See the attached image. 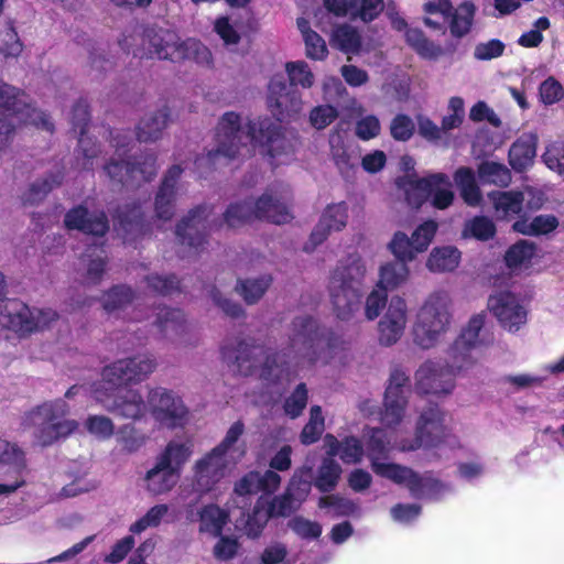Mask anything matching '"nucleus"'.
Returning <instances> with one entry per match:
<instances>
[{"mask_svg": "<svg viewBox=\"0 0 564 564\" xmlns=\"http://www.w3.org/2000/svg\"><path fill=\"white\" fill-rule=\"evenodd\" d=\"M389 249L392 254L402 262L413 261L417 254L412 243V238L402 231L394 234L389 243Z\"/></svg>", "mask_w": 564, "mask_h": 564, "instance_id": "59", "label": "nucleus"}, {"mask_svg": "<svg viewBox=\"0 0 564 564\" xmlns=\"http://www.w3.org/2000/svg\"><path fill=\"white\" fill-rule=\"evenodd\" d=\"M462 253L453 246L435 247L426 260V268L433 273L454 271L460 262Z\"/></svg>", "mask_w": 564, "mask_h": 564, "instance_id": "39", "label": "nucleus"}, {"mask_svg": "<svg viewBox=\"0 0 564 564\" xmlns=\"http://www.w3.org/2000/svg\"><path fill=\"white\" fill-rule=\"evenodd\" d=\"M148 411L159 424L170 429L182 425L187 415L182 399L162 387L149 391Z\"/></svg>", "mask_w": 564, "mask_h": 564, "instance_id": "17", "label": "nucleus"}, {"mask_svg": "<svg viewBox=\"0 0 564 564\" xmlns=\"http://www.w3.org/2000/svg\"><path fill=\"white\" fill-rule=\"evenodd\" d=\"M110 178L120 183H129L143 178L144 181L151 180L155 175V159L153 156L147 158L142 163L137 162L133 164L127 162L112 161L105 167Z\"/></svg>", "mask_w": 564, "mask_h": 564, "instance_id": "25", "label": "nucleus"}, {"mask_svg": "<svg viewBox=\"0 0 564 564\" xmlns=\"http://www.w3.org/2000/svg\"><path fill=\"white\" fill-rule=\"evenodd\" d=\"M64 223L68 229H76L88 235L102 236L108 230V221L102 212L89 213L83 206L69 210Z\"/></svg>", "mask_w": 564, "mask_h": 564, "instance_id": "24", "label": "nucleus"}, {"mask_svg": "<svg viewBox=\"0 0 564 564\" xmlns=\"http://www.w3.org/2000/svg\"><path fill=\"white\" fill-rule=\"evenodd\" d=\"M288 351L267 354L261 347L246 340L238 343L231 356L227 347L223 348L226 358H234L241 372H258L270 382L284 383L293 380L297 368L305 362L313 365L322 360L327 362L341 348L343 340L332 332L322 329L311 316L295 317L289 328Z\"/></svg>", "mask_w": 564, "mask_h": 564, "instance_id": "1", "label": "nucleus"}, {"mask_svg": "<svg viewBox=\"0 0 564 564\" xmlns=\"http://www.w3.org/2000/svg\"><path fill=\"white\" fill-rule=\"evenodd\" d=\"M155 324L169 339H177L187 332V323L182 311L169 307L158 308Z\"/></svg>", "mask_w": 564, "mask_h": 564, "instance_id": "35", "label": "nucleus"}, {"mask_svg": "<svg viewBox=\"0 0 564 564\" xmlns=\"http://www.w3.org/2000/svg\"><path fill=\"white\" fill-rule=\"evenodd\" d=\"M61 183L59 176L41 178L31 184L30 188L22 195L21 199L25 205H33L41 200L54 186Z\"/></svg>", "mask_w": 564, "mask_h": 564, "instance_id": "60", "label": "nucleus"}, {"mask_svg": "<svg viewBox=\"0 0 564 564\" xmlns=\"http://www.w3.org/2000/svg\"><path fill=\"white\" fill-rule=\"evenodd\" d=\"M58 319L52 308H33L19 300H6L0 303V325L20 335L51 327Z\"/></svg>", "mask_w": 564, "mask_h": 564, "instance_id": "12", "label": "nucleus"}, {"mask_svg": "<svg viewBox=\"0 0 564 564\" xmlns=\"http://www.w3.org/2000/svg\"><path fill=\"white\" fill-rule=\"evenodd\" d=\"M535 256L533 242L521 240L513 245L506 254V262L512 269H527Z\"/></svg>", "mask_w": 564, "mask_h": 564, "instance_id": "51", "label": "nucleus"}, {"mask_svg": "<svg viewBox=\"0 0 564 564\" xmlns=\"http://www.w3.org/2000/svg\"><path fill=\"white\" fill-rule=\"evenodd\" d=\"M525 194H533L532 189L524 193L517 191L500 192L494 191L488 194L492 203L497 218L507 219L518 215L522 210Z\"/></svg>", "mask_w": 564, "mask_h": 564, "instance_id": "31", "label": "nucleus"}, {"mask_svg": "<svg viewBox=\"0 0 564 564\" xmlns=\"http://www.w3.org/2000/svg\"><path fill=\"white\" fill-rule=\"evenodd\" d=\"M340 474V466L334 460V457L327 455L318 468L314 485L323 492L332 491L337 486Z\"/></svg>", "mask_w": 564, "mask_h": 564, "instance_id": "48", "label": "nucleus"}, {"mask_svg": "<svg viewBox=\"0 0 564 564\" xmlns=\"http://www.w3.org/2000/svg\"><path fill=\"white\" fill-rule=\"evenodd\" d=\"M332 158L341 173L348 172L352 167L350 154L343 137L339 133L332 134L329 138Z\"/></svg>", "mask_w": 564, "mask_h": 564, "instance_id": "62", "label": "nucleus"}, {"mask_svg": "<svg viewBox=\"0 0 564 564\" xmlns=\"http://www.w3.org/2000/svg\"><path fill=\"white\" fill-rule=\"evenodd\" d=\"M538 138L533 133L522 134L509 150V162L516 171L532 165L536 154Z\"/></svg>", "mask_w": 564, "mask_h": 564, "instance_id": "34", "label": "nucleus"}, {"mask_svg": "<svg viewBox=\"0 0 564 564\" xmlns=\"http://www.w3.org/2000/svg\"><path fill=\"white\" fill-rule=\"evenodd\" d=\"M410 278V269L406 262H387L379 269L377 285L384 291H393L406 283Z\"/></svg>", "mask_w": 564, "mask_h": 564, "instance_id": "41", "label": "nucleus"}, {"mask_svg": "<svg viewBox=\"0 0 564 564\" xmlns=\"http://www.w3.org/2000/svg\"><path fill=\"white\" fill-rule=\"evenodd\" d=\"M11 115L24 123L53 131V123L44 112L30 105L24 94L0 80V116Z\"/></svg>", "mask_w": 564, "mask_h": 564, "instance_id": "15", "label": "nucleus"}, {"mask_svg": "<svg viewBox=\"0 0 564 564\" xmlns=\"http://www.w3.org/2000/svg\"><path fill=\"white\" fill-rule=\"evenodd\" d=\"M366 275V267L360 256L350 254L341 260L332 274L329 294L336 316L349 321L359 310V284Z\"/></svg>", "mask_w": 564, "mask_h": 564, "instance_id": "8", "label": "nucleus"}, {"mask_svg": "<svg viewBox=\"0 0 564 564\" xmlns=\"http://www.w3.org/2000/svg\"><path fill=\"white\" fill-rule=\"evenodd\" d=\"M89 120V112H88V106L86 102L80 101L75 105L73 109L72 115V124L75 132H78L79 139V148L84 154L85 162L83 163L84 169H90L93 167V159L97 154V149L89 148L90 145V139L85 137L86 128L88 126Z\"/></svg>", "mask_w": 564, "mask_h": 564, "instance_id": "33", "label": "nucleus"}, {"mask_svg": "<svg viewBox=\"0 0 564 564\" xmlns=\"http://www.w3.org/2000/svg\"><path fill=\"white\" fill-rule=\"evenodd\" d=\"M169 123V110L162 108L147 113L137 126V138L141 142H151L161 138Z\"/></svg>", "mask_w": 564, "mask_h": 564, "instance_id": "37", "label": "nucleus"}, {"mask_svg": "<svg viewBox=\"0 0 564 564\" xmlns=\"http://www.w3.org/2000/svg\"><path fill=\"white\" fill-rule=\"evenodd\" d=\"M268 108L279 121L294 118L303 109L302 96L282 76H274L268 87Z\"/></svg>", "mask_w": 564, "mask_h": 564, "instance_id": "19", "label": "nucleus"}, {"mask_svg": "<svg viewBox=\"0 0 564 564\" xmlns=\"http://www.w3.org/2000/svg\"><path fill=\"white\" fill-rule=\"evenodd\" d=\"M476 7L473 2L466 1L449 12L448 28L451 35L455 39H463L470 34L476 14Z\"/></svg>", "mask_w": 564, "mask_h": 564, "instance_id": "36", "label": "nucleus"}, {"mask_svg": "<svg viewBox=\"0 0 564 564\" xmlns=\"http://www.w3.org/2000/svg\"><path fill=\"white\" fill-rule=\"evenodd\" d=\"M452 299L446 291L430 293L416 311L411 336L421 350L436 348L452 326Z\"/></svg>", "mask_w": 564, "mask_h": 564, "instance_id": "7", "label": "nucleus"}, {"mask_svg": "<svg viewBox=\"0 0 564 564\" xmlns=\"http://www.w3.org/2000/svg\"><path fill=\"white\" fill-rule=\"evenodd\" d=\"M300 505L285 491L284 495L274 497L270 502L260 499L254 507L249 524L254 522L258 529L264 527L272 517H288L297 510Z\"/></svg>", "mask_w": 564, "mask_h": 564, "instance_id": "23", "label": "nucleus"}, {"mask_svg": "<svg viewBox=\"0 0 564 564\" xmlns=\"http://www.w3.org/2000/svg\"><path fill=\"white\" fill-rule=\"evenodd\" d=\"M25 469L24 451L17 443L0 438V473L19 475L23 474Z\"/></svg>", "mask_w": 564, "mask_h": 564, "instance_id": "38", "label": "nucleus"}, {"mask_svg": "<svg viewBox=\"0 0 564 564\" xmlns=\"http://www.w3.org/2000/svg\"><path fill=\"white\" fill-rule=\"evenodd\" d=\"M324 429L325 425L322 409L318 405H314L310 411V420L301 433V442L304 445L315 443L324 432Z\"/></svg>", "mask_w": 564, "mask_h": 564, "instance_id": "57", "label": "nucleus"}, {"mask_svg": "<svg viewBox=\"0 0 564 564\" xmlns=\"http://www.w3.org/2000/svg\"><path fill=\"white\" fill-rule=\"evenodd\" d=\"M406 406H408V397H389L384 394V403L383 410L380 413L381 423L392 430V433L388 436L387 440L391 442L400 441L398 436L397 427L401 425V423L406 417Z\"/></svg>", "mask_w": 564, "mask_h": 564, "instance_id": "30", "label": "nucleus"}, {"mask_svg": "<svg viewBox=\"0 0 564 564\" xmlns=\"http://www.w3.org/2000/svg\"><path fill=\"white\" fill-rule=\"evenodd\" d=\"M194 453V444L188 438H174L155 456V462L182 475L184 466Z\"/></svg>", "mask_w": 564, "mask_h": 564, "instance_id": "26", "label": "nucleus"}, {"mask_svg": "<svg viewBox=\"0 0 564 564\" xmlns=\"http://www.w3.org/2000/svg\"><path fill=\"white\" fill-rule=\"evenodd\" d=\"M181 173L182 169L178 165L172 166L165 175L155 197V214L161 220H170L174 214L173 199L176 193V180Z\"/></svg>", "mask_w": 564, "mask_h": 564, "instance_id": "28", "label": "nucleus"}, {"mask_svg": "<svg viewBox=\"0 0 564 564\" xmlns=\"http://www.w3.org/2000/svg\"><path fill=\"white\" fill-rule=\"evenodd\" d=\"M296 24L305 44L306 56L314 61L325 59L328 55L325 40L311 29L310 22L306 19L299 18Z\"/></svg>", "mask_w": 564, "mask_h": 564, "instance_id": "43", "label": "nucleus"}, {"mask_svg": "<svg viewBox=\"0 0 564 564\" xmlns=\"http://www.w3.org/2000/svg\"><path fill=\"white\" fill-rule=\"evenodd\" d=\"M312 466H304L297 469L290 480L286 491L301 506L311 491L310 474Z\"/></svg>", "mask_w": 564, "mask_h": 564, "instance_id": "56", "label": "nucleus"}, {"mask_svg": "<svg viewBox=\"0 0 564 564\" xmlns=\"http://www.w3.org/2000/svg\"><path fill=\"white\" fill-rule=\"evenodd\" d=\"M558 226L553 215H539L533 219H521L513 224V229L523 235H546Z\"/></svg>", "mask_w": 564, "mask_h": 564, "instance_id": "47", "label": "nucleus"}, {"mask_svg": "<svg viewBox=\"0 0 564 564\" xmlns=\"http://www.w3.org/2000/svg\"><path fill=\"white\" fill-rule=\"evenodd\" d=\"M198 517L199 532L208 533L213 536L219 535L229 520L228 512L214 503L204 506L199 510Z\"/></svg>", "mask_w": 564, "mask_h": 564, "instance_id": "42", "label": "nucleus"}, {"mask_svg": "<svg viewBox=\"0 0 564 564\" xmlns=\"http://www.w3.org/2000/svg\"><path fill=\"white\" fill-rule=\"evenodd\" d=\"M486 314L473 315L462 327L459 335L449 347L447 355L456 358L459 364L454 366L456 371H471L477 360L471 350L487 347L494 343V334L486 327Z\"/></svg>", "mask_w": 564, "mask_h": 564, "instance_id": "11", "label": "nucleus"}, {"mask_svg": "<svg viewBox=\"0 0 564 564\" xmlns=\"http://www.w3.org/2000/svg\"><path fill=\"white\" fill-rule=\"evenodd\" d=\"M388 303V292L376 285L367 295L364 313L368 321H375Z\"/></svg>", "mask_w": 564, "mask_h": 564, "instance_id": "63", "label": "nucleus"}, {"mask_svg": "<svg viewBox=\"0 0 564 564\" xmlns=\"http://www.w3.org/2000/svg\"><path fill=\"white\" fill-rule=\"evenodd\" d=\"M478 176L484 184L508 186L511 174L508 167L494 161H485L478 166Z\"/></svg>", "mask_w": 564, "mask_h": 564, "instance_id": "49", "label": "nucleus"}, {"mask_svg": "<svg viewBox=\"0 0 564 564\" xmlns=\"http://www.w3.org/2000/svg\"><path fill=\"white\" fill-rule=\"evenodd\" d=\"M285 72L291 86H301L304 89H308L315 83V76L308 64L304 61L288 62L285 64Z\"/></svg>", "mask_w": 564, "mask_h": 564, "instance_id": "55", "label": "nucleus"}, {"mask_svg": "<svg viewBox=\"0 0 564 564\" xmlns=\"http://www.w3.org/2000/svg\"><path fill=\"white\" fill-rule=\"evenodd\" d=\"M169 513V506L159 503L148 510L138 521L131 524L130 532L139 534L149 528H156Z\"/></svg>", "mask_w": 564, "mask_h": 564, "instance_id": "58", "label": "nucleus"}, {"mask_svg": "<svg viewBox=\"0 0 564 564\" xmlns=\"http://www.w3.org/2000/svg\"><path fill=\"white\" fill-rule=\"evenodd\" d=\"M180 475L160 463H153L143 477V487L151 496L166 495L177 485Z\"/></svg>", "mask_w": 564, "mask_h": 564, "instance_id": "27", "label": "nucleus"}, {"mask_svg": "<svg viewBox=\"0 0 564 564\" xmlns=\"http://www.w3.org/2000/svg\"><path fill=\"white\" fill-rule=\"evenodd\" d=\"M405 40L410 46H412L417 54L427 59L438 58L443 50L440 45L427 40L422 31L417 29H409L405 32Z\"/></svg>", "mask_w": 564, "mask_h": 564, "instance_id": "50", "label": "nucleus"}, {"mask_svg": "<svg viewBox=\"0 0 564 564\" xmlns=\"http://www.w3.org/2000/svg\"><path fill=\"white\" fill-rule=\"evenodd\" d=\"M271 283L272 278L268 274L249 278L240 280L236 285V291L247 304H254L264 295Z\"/></svg>", "mask_w": 564, "mask_h": 564, "instance_id": "45", "label": "nucleus"}, {"mask_svg": "<svg viewBox=\"0 0 564 564\" xmlns=\"http://www.w3.org/2000/svg\"><path fill=\"white\" fill-rule=\"evenodd\" d=\"M487 308L509 333H517L528 321L525 304L519 295L510 291H496L490 294Z\"/></svg>", "mask_w": 564, "mask_h": 564, "instance_id": "16", "label": "nucleus"}, {"mask_svg": "<svg viewBox=\"0 0 564 564\" xmlns=\"http://www.w3.org/2000/svg\"><path fill=\"white\" fill-rule=\"evenodd\" d=\"M67 413L68 405L64 400L44 403L26 414L24 425L33 429V434L41 445H51L77 429L76 421H62Z\"/></svg>", "mask_w": 564, "mask_h": 564, "instance_id": "10", "label": "nucleus"}, {"mask_svg": "<svg viewBox=\"0 0 564 564\" xmlns=\"http://www.w3.org/2000/svg\"><path fill=\"white\" fill-rule=\"evenodd\" d=\"M243 433L241 421L232 423L223 441L194 463L193 486L196 491H210L243 458L247 452L246 444L240 441Z\"/></svg>", "mask_w": 564, "mask_h": 564, "instance_id": "5", "label": "nucleus"}, {"mask_svg": "<svg viewBox=\"0 0 564 564\" xmlns=\"http://www.w3.org/2000/svg\"><path fill=\"white\" fill-rule=\"evenodd\" d=\"M455 198L453 185L448 175L434 173L427 175V200L437 209L448 208Z\"/></svg>", "mask_w": 564, "mask_h": 564, "instance_id": "32", "label": "nucleus"}, {"mask_svg": "<svg viewBox=\"0 0 564 564\" xmlns=\"http://www.w3.org/2000/svg\"><path fill=\"white\" fill-rule=\"evenodd\" d=\"M148 435L132 424H123L116 434V441L121 451L133 454L140 451L148 442Z\"/></svg>", "mask_w": 564, "mask_h": 564, "instance_id": "46", "label": "nucleus"}, {"mask_svg": "<svg viewBox=\"0 0 564 564\" xmlns=\"http://www.w3.org/2000/svg\"><path fill=\"white\" fill-rule=\"evenodd\" d=\"M459 364L456 358L448 356L446 365L427 359L415 371V388L421 393L449 394L455 388V378L465 377L469 371H456L454 366Z\"/></svg>", "mask_w": 564, "mask_h": 564, "instance_id": "13", "label": "nucleus"}, {"mask_svg": "<svg viewBox=\"0 0 564 564\" xmlns=\"http://www.w3.org/2000/svg\"><path fill=\"white\" fill-rule=\"evenodd\" d=\"M408 303L403 297L394 295L390 299L377 326L381 346L391 347L402 338L408 325Z\"/></svg>", "mask_w": 564, "mask_h": 564, "instance_id": "18", "label": "nucleus"}, {"mask_svg": "<svg viewBox=\"0 0 564 564\" xmlns=\"http://www.w3.org/2000/svg\"><path fill=\"white\" fill-rule=\"evenodd\" d=\"M270 202V195L260 196L257 200H245L231 204L224 213L223 219L215 226L221 228H237L252 220L253 218L265 219L274 224L284 223L289 215L285 208L278 205V212L265 208V204Z\"/></svg>", "mask_w": 564, "mask_h": 564, "instance_id": "14", "label": "nucleus"}, {"mask_svg": "<svg viewBox=\"0 0 564 564\" xmlns=\"http://www.w3.org/2000/svg\"><path fill=\"white\" fill-rule=\"evenodd\" d=\"M209 217L210 210L207 207H198L182 219L176 227V236L181 243L187 245L195 250L202 247L205 241L207 228H213Z\"/></svg>", "mask_w": 564, "mask_h": 564, "instance_id": "22", "label": "nucleus"}, {"mask_svg": "<svg viewBox=\"0 0 564 564\" xmlns=\"http://www.w3.org/2000/svg\"><path fill=\"white\" fill-rule=\"evenodd\" d=\"M406 202L413 207H420L427 200V176L423 178L406 177L400 183Z\"/></svg>", "mask_w": 564, "mask_h": 564, "instance_id": "54", "label": "nucleus"}, {"mask_svg": "<svg viewBox=\"0 0 564 564\" xmlns=\"http://www.w3.org/2000/svg\"><path fill=\"white\" fill-rule=\"evenodd\" d=\"M85 427L98 440H108L115 433L112 420L105 415H89L85 421Z\"/></svg>", "mask_w": 564, "mask_h": 564, "instance_id": "64", "label": "nucleus"}, {"mask_svg": "<svg viewBox=\"0 0 564 564\" xmlns=\"http://www.w3.org/2000/svg\"><path fill=\"white\" fill-rule=\"evenodd\" d=\"M155 367V359L149 355L117 360L104 368L101 381L91 387V394L107 411L122 419L141 420L148 411V402L143 401L140 392L117 390L121 386L143 381Z\"/></svg>", "mask_w": 564, "mask_h": 564, "instance_id": "3", "label": "nucleus"}, {"mask_svg": "<svg viewBox=\"0 0 564 564\" xmlns=\"http://www.w3.org/2000/svg\"><path fill=\"white\" fill-rule=\"evenodd\" d=\"M454 181L459 191L460 197L468 205L476 207L480 205L482 196L471 169L462 166L454 173Z\"/></svg>", "mask_w": 564, "mask_h": 564, "instance_id": "40", "label": "nucleus"}, {"mask_svg": "<svg viewBox=\"0 0 564 564\" xmlns=\"http://www.w3.org/2000/svg\"><path fill=\"white\" fill-rule=\"evenodd\" d=\"M135 37L131 41L124 37L120 45L127 50H132L135 55H147L159 59L178 61L182 58H195L199 63L208 64L210 62V52L202 43L195 40L180 42L177 34L170 30L148 28L141 35L142 47L134 50Z\"/></svg>", "mask_w": 564, "mask_h": 564, "instance_id": "6", "label": "nucleus"}, {"mask_svg": "<svg viewBox=\"0 0 564 564\" xmlns=\"http://www.w3.org/2000/svg\"><path fill=\"white\" fill-rule=\"evenodd\" d=\"M451 415L436 404H430L420 411L415 422L413 438H401L397 449L413 452L419 448L433 449L442 446H455L457 440L453 434Z\"/></svg>", "mask_w": 564, "mask_h": 564, "instance_id": "9", "label": "nucleus"}, {"mask_svg": "<svg viewBox=\"0 0 564 564\" xmlns=\"http://www.w3.org/2000/svg\"><path fill=\"white\" fill-rule=\"evenodd\" d=\"M330 44L344 53H358L361 46V36L351 24L341 23L334 28Z\"/></svg>", "mask_w": 564, "mask_h": 564, "instance_id": "44", "label": "nucleus"}, {"mask_svg": "<svg viewBox=\"0 0 564 564\" xmlns=\"http://www.w3.org/2000/svg\"><path fill=\"white\" fill-rule=\"evenodd\" d=\"M496 234L494 221L486 216H476L466 221L463 229L464 238H475L477 240H489Z\"/></svg>", "mask_w": 564, "mask_h": 564, "instance_id": "53", "label": "nucleus"}, {"mask_svg": "<svg viewBox=\"0 0 564 564\" xmlns=\"http://www.w3.org/2000/svg\"><path fill=\"white\" fill-rule=\"evenodd\" d=\"M318 507L326 510V512L333 517L351 516L359 510L354 501L338 495L321 497Z\"/></svg>", "mask_w": 564, "mask_h": 564, "instance_id": "52", "label": "nucleus"}, {"mask_svg": "<svg viewBox=\"0 0 564 564\" xmlns=\"http://www.w3.org/2000/svg\"><path fill=\"white\" fill-rule=\"evenodd\" d=\"M384 9L383 0H326V10L338 18L369 23Z\"/></svg>", "mask_w": 564, "mask_h": 564, "instance_id": "21", "label": "nucleus"}, {"mask_svg": "<svg viewBox=\"0 0 564 564\" xmlns=\"http://www.w3.org/2000/svg\"><path fill=\"white\" fill-rule=\"evenodd\" d=\"M324 447L328 456H339L345 464H358L364 457L361 443L352 436L339 442L335 436L327 434L324 437Z\"/></svg>", "mask_w": 564, "mask_h": 564, "instance_id": "29", "label": "nucleus"}, {"mask_svg": "<svg viewBox=\"0 0 564 564\" xmlns=\"http://www.w3.org/2000/svg\"><path fill=\"white\" fill-rule=\"evenodd\" d=\"M367 435L368 457L370 458L372 470L378 476L406 487L415 498L437 499L447 490L445 485L430 475L419 476L408 467L381 462L391 449H397L395 445L400 442L387 440L386 431L382 429H370Z\"/></svg>", "mask_w": 564, "mask_h": 564, "instance_id": "4", "label": "nucleus"}, {"mask_svg": "<svg viewBox=\"0 0 564 564\" xmlns=\"http://www.w3.org/2000/svg\"><path fill=\"white\" fill-rule=\"evenodd\" d=\"M544 164L564 180V142L556 140L550 142L542 155Z\"/></svg>", "mask_w": 564, "mask_h": 564, "instance_id": "61", "label": "nucleus"}, {"mask_svg": "<svg viewBox=\"0 0 564 564\" xmlns=\"http://www.w3.org/2000/svg\"><path fill=\"white\" fill-rule=\"evenodd\" d=\"M217 149L209 151L206 158H199L198 164L207 161L216 165L223 160L250 156L254 151L280 164L293 153V145L281 126L269 118L249 120L242 124L238 113L226 112L217 127Z\"/></svg>", "mask_w": 564, "mask_h": 564, "instance_id": "2", "label": "nucleus"}, {"mask_svg": "<svg viewBox=\"0 0 564 564\" xmlns=\"http://www.w3.org/2000/svg\"><path fill=\"white\" fill-rule=\"evenodd\" d=\"M348 223V205L345 202L327 205L307 242L304 245L306 252H312L323 243L332 232L341 231Z\"/></svg>", "mask_w": 564, "mask_h": 564, "instance_id": "20", "label": "nucleus"}]
</instances>
